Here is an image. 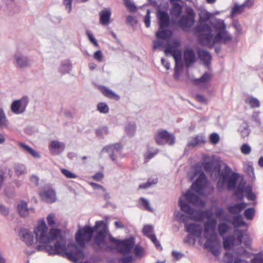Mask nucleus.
<instances>
[{
  "mask_svg": "<svg viewBox=\"0 0 263 263\" xmlns=\"http://www.w3.org/2000/svg\"><path fill=\"white\" fill-rule=\"evenodd\" d=\"M33 233L39 243L36 249L45 251L49 255H59L76 262L83 256L82 250L76 245H66V241L61 235L60 229H48L44 220H40L34 227Z\"/></svg>",
  "mask_w": 263,
  "mask_h": 263,
  "instance_id": "obj_1",
  "label": "nucleus"
},
{
  "mask_svg": "<svg viewBox=\"0 0 263 263\" xmlns=\"http://www.w3.org/2000/svg\"><path fill=\"white\" fill-rule=\"evenodd\" d=\"M97 234L94 238L95 244L101 249H111L105 240V237L108 231V226L103 221H97L95 227L91 228L85 226L82 229H79L76 235V240L77 244L83 248L86 242L89 241L95 231Z\"/></svg>",
  "mask_w": 263,
  "mask_h": 263,
  "instance_id": "obj_2",
  "label": "nucleus"
},
{
  "mask_svg": "<svg viewBox=\"0 0 263 263\" xmlns=\"http://www.w3.org/2000/svg\"><path fill=\"white\" fill-rule=\"evenodd\" d=\"M216 34H212V29L210 32L202 33L199 37L201 43L209 48H212L216 44H225L232 40V36L226 30V25L224 21L216 19L212 24Z\"/></svg>",
  "mask_w": 263,
  "mask_h": 263,
  "instance_id": "obj_3",
  "label": "nucleus"
},
{
  "mask_svg": "<svg viewBox=\"0 0 263 263\" xmlns=\"http://www.w3.org/2000/svg\"><path fill=\"white\" fill-rule=\"evenodd\" d=\"M221 166L219 164L213 165L211 175L214 176L219 175L218 180L217 183V187L219 190L226 186L228 190L234 188L236 182L238 179L239 175L236 173H232L231 168L228 165H226L220 173Z\"/></svg>",
  "mask_w": 263,
  "mask_h": 263,
  "instance_id": "obj_4",
  "label": "nucleus"
},
{
  "mask_svg": "<svg viewBox=\"0 0 263 263\" xmlns=\"http://www.w3.org/2000/svg\"><path fill=\"white\" fill-rule=\"evenodd\" d=\"M184 200H186L188 202L195 205H201L203 203L199 197L193 193L192 191L189 190L185 193L183 194V196L180 198L179 205L182 212L190 215L189 218L190 219L194 220H202L203 219L202 211L200 210H194L191 208Z\"/></svg>",
  "mask_w": 263,
  "mask_h": 263,
  "instance_id": "obj_5",
  "label": "nucleus"
},
{
  "mask_svg": "<svg viewBox=\"0 0 263 263\" xmlns=\"http://www.w3.org/2000/svg\"><path fill=\"white\" fill-rule=\"evenodd\" d=\"M217 221L215 219H211L206 221L203 230V236L206 239L204 247L209 249L215 256L220 253V243L214 232Z\"/></svg>",
  "mask_w": 263,
  "mask_h": 263,
  "instance_id": "obj_6",
  "label": "nucleus"
},
{
  "mask_svg": "<svg viewBox=\"0 0 263 263\" xmlns=\"http://www.w3.org/2000/svg\"><path fill=\"white\" fill-rule=\"evenodd\" d=\"M110 242L116 246L117 250L123 254L127 255L122 259V263H130L134 261V257L131 255L132 250L135 245V239L133 237L120 240L110 235L109 237Z\"/></svg>",
  "mask_w": 263,
  "mask_h": 263,
  "instance_id": "obj_7",
  "label": "nucleus"
},
{
  "mask_svg": "<svg viewBox=\"0 0 263 263\" xmlns=\"http://www.w3.org/2000/svg\"><path fill=\"white\" fill-rule=\"evenodd\" d=\"M195 13L193 9L188 7L185 14L182 15L176 22L177 25L184 31L189 30L195 24Z\"/></svg>",
  "mask_w": 263,
  "mask_h": 263,
  "instance_id": "obj_8",
  "label": "nucleus"
},
{
  "mask_svg": "<svg viewBox=\"0 0 263 263\" xmlns=\"http://www.w3.org/2000/svg\"><path fill=\"white\" fill-rule=\"evenodd\" d=\"M155 140L160 145L167 144L173 145L175 142V137L166 130H158L155 135Z\"/></svg>",
  "mask_w": 263,
  "mask_h": 263,
  "instance_id": "obj_9",
  "label": "nucleus"
},
{
  "mask_svg": "<svg viewBox=\"0 0 263 263\" xmlns=\"http://www.w3.org/2000/svg\"><path fill=\"white\" fill-rule=\"evenodd\" d=\"M199 23L195 27V30L198 33H205L211 31V26L205 23L211 17V14L205 10H202L199 13Z\"/></svg>",
  "mask_w": 263,
  "mask_h": 263,
  "instance_id": "obj_10",
  "label": "nucleus"
},
{
  "mask_svg": "<svg viewBox=\"0 0 263 263\" xmlns=\"http://www.w3.org/2000/svg\"><path fill=\"white\" fill-rule=\"evenodd\" d=\"M28 103V98L24 96L19 100L14 101L12 103L11 110L15 114H23L26 110Z\"/></svg>",
  "mask_w": 263,
  "mask_h": 263,
  "instance_id": "obj_11",
  "label": "nucleus"
},
{
  "mask_svg": "<svg viewBox=\"0 0 263 263\" xmlns=\"http://www.w3.org/2000/svg\"><path fill=\"white\" fill-rule=\"evenodd\" d=\"M207 184V179L203 172L200 173L198 178L192 185V189L196 193L202 194Z\"/></svg>",
  "mask_w": 263,
  "mask_h": 263,
  "instance_id": "obj_12",
  "label": "nucleus"
},
{
  "mask_svg": "<svg viewBox=\"0 0 263 263\" xmlns=\"http://www.w3.org/2000/svg\"><path fill=\"white\" fill-rule=\"evenodd\" d=\"M185 228L186 232L196 238L200 237L203 231V227L200 224L191 223L185 224Z\"/></svg>",
  "mask_w": 263,
  "mask_h": 263,
  "instance_id": "obj_13",
  "label": "nucleus"
},
{
  "mask_svg": "<svg viewBox=\"0 0 263 263\" xmlns=\"http://www.w3.org/2000/svg\"><path fill=\"white\" fill-rule=\"evenodd\" d=\"M183 60L185 65L189 67L196 60L194 50L192 48H186L183 51Z\"/></svg>",
  "mask_w": 263,
  "mask_h": 263,
  "instance_id": "obj_14",
  "label": "nucleus"
},
{
  "mask_svg": "<svg viewBox=\"0 0 263 263\" xmlns=\"http://www.w3.org/2000/svg\"><path fill=\"white\" fill-rule=\"evenodd\" d=\"M164 53L166 55L168 53H171L173 57L175 65H183L181 62V52L180 50L174 49L173 47L168 45L164 50Z\"/></svg>",
  "mask_w": 263,
  "mask_h": 263,
  "instance_id": "obj_15",
  "label": "nucleus"
},
{
  "mask_svg": "<svg viewBox=\"0 0 263 263\" xmlns=\"http://www.w3.org/2000/svg\"><path fill=\"white\" fill-rule=\"evenodd\" d=\"M121 149V145L119 143H116L104 147L102 150V152L106 151V152L110 153L109 155L110 157L113 161H115L116 159V157L115 156L117 154L120 153Z\"/></svg>",
  "mask_w": 263,
  "mask_h": 263,
  "instance_id": "obj_16",
  "label": "nucleus"
},
{
  "mask_svg": "<svg viewBox=\"0 0 263 263\" xmlns=\"http://www.w3.org/2000/svg\"><path fill=\"white\" fill-rule=\"evenodd\" d=\"M19 235L27 246H31L33 243V235L29 230L24 228L21 229Z\"/></svg>",
  "mask_w": 263,
  "mask_h": 263,
  "instance_id": "obj_17",
  "label": "nucleus"
},
{
  "mask_svg": "<svg viewBox=\"0 0 263 263\" xmlns=\"http://www.w3.org/2000/svg\"><path fill=\"white\" fill-rule=\"evenodd\" d=\"M158 18L160 29H162L168 26L170 24V17L166 12L159 11L158 12Z\"/></svg>",
  "mask_w": 263,
  "mask_h": 263,
  "instance_id": "obj_18",
  "label": "nucleus"
},
{
  "mask_svg": "<svg viewBox=\"0 0 263 263\" xmlns=\"http://www.w3.org/2000/svg\"><path fill=\"white\" fill-rule=\"evenodd\" d=\"M40 195L43 199L47 202L53 203L55 201V193L52 189L43 191Z\"/></svg>",
  "mask_w": 263,
  "mask_h": 263,
  "instance_id": "obj_19",
  "label": "nucleus"
},
{
  "mask_svg": "<svg viewBox=\"0 0 263 263\" xmlns=\"http://www.w3.org/2000/svg\"><path fill=\"white\" fill-rule=\"evenodd\" d=\"M197 54L200 60L202 61L203 64L208 67L211 60V56L207 50L200 49L197 51Z\"/></svg>",
  "mask_w": 263,
  "mask_h": 263,
  "instance_id": "obj_20",
  "label": "nucleus"
},
{
  "mask_svg": "<svg viewBox=\"0 0 263 263\" xmlns=\"http://www.w3.org/2000/svg\"><path fill=\"white\" fill-rule=\"evenodd\" d=\"M100 22L103 25H108L110 23L111 11L109 9H104L99 13Z\"/></svg>",
  "mask_w": 263,
  "mask_h": 263,
  "instance_id": "obj_21",
  "label": "nucleus"
},
{
  "mask_svg": "<svg viewBox=\"0 0 263 263\" xmlns=\"http://www.w3.org/2000/svg\"><path fill=\"white\" fill-rule=\"evenodd\" d=\"M17 145L20 146L23 151H25L27 153L29 154L33 157L35 158H40L41 155L40 153L36 151V150L33 149L32 147L29 146V145L22 143V142H17Z\"/></svg>",
  "mask_w": 263,
  "mask_h": 263,
  "instance_id": "obj_22",
  "label": "nucleus"
},
{
  "mask_svg": "<svg viewBox=\"0 0 263 263\" xmlns=\"http://www.w3.org/2000/svg\"><path fill=\"white\" fill-rule=\"evenodd\" d=\"M247 206L246 203H240L235 204L233 205L229 206L228 208L229 212L232 214L240 215V213Z\"/></svg>",
  "mask_w": 263,
  "mask_h": 263,
  "instance_id": "obj_23",
  "label": "nucleus"
},
{
  "mask_svg": "<svg viewBox=\"0 0 263 263\" xmlns=\"http://www.w3.org/2000/svg\"><path fill=\"white\" fill-rule=\"evenodd\" d=\"M14 59L16 63L20 67H24L29 65V61L27 58L21 53H16L14 55Z\"/></svg>",
  "mask_w": 263,
  "mask_h": 263,
  "instance_id": "obj_24",
  "label": "nucleus"
},
{
  "mask_svg": "<svg viewBox=\"0 0 263 263\" xmlns=\"http://www.w3.org/2000/svg\"><path fill=\"white\" fill-rule=\"evenodd\" d=\"M205 142L204 137L202 135H197L192 137L187 143L189 147H194L198 145L203 144Z\"/></svg>",
  "mask_w": 263,
  "mask_h": 263,
  "instance_id": "obj_25",
  "label": "nucleus"
},
{
  "mask_svg": "<svg viewBox=\"0 0 263 263\" xmlns=\"http://www.w3.org/2000/svg\"><path fill=\"white\" fill-rule=\"evenodd\" d=\"M17 211L22 217H26L28 215L30 210L27 208V203L21 201L17 205Z\"/></svg>",
  "mask_w": 263,
  "mask_h": 263,
  "instance_id": "obj_26",
  "label": "nucleus"
},
{
  "mask_svg": "<svg viewBox=\"0 0 263 263\" xmlns=\"http://www.w3.org/2000/svg\"><path fill=\"white\" fill-rule=\"evenodd\" d=\"M182 11L181 5L177 3H174L172 7L170 10L171 15L175 18L179 17Z\"/></svg>",
  "mask_w": 263,
  "mask_h": 263,
  "instance_id": "obj_27",
  "label": "nucleus"
},
{
  "mask_svg": "<svg viewBox=\"0 0 263 263\" xmlns=\"http://www.w3.org/2000/svg\"><path fill=\"white\" fill-rule=\"evenodd\" d=\"M172 35V32L169 30H159L156 33V37L159 39L168 40Z\"/></svg>",
  "mask_w": 263,
  "mask_h": 263,
  "instance_id": "obj_28",
  "label": "nucleus"
},
{
  "mask_svg": "<svg viewBox=\"0 0 263 263\" xmlns=\"http://www.w3.org/2000/svg\"><path fill=\"white\" fill-rule=\"evenodd\" d=\"M9 122L4 110L0 108V129L8 127Z\"/></svg>",
  "mask_w": 263,
  "mask_h": 263,
  "instance_id": "obj_29",
  "label": "nucleus"
},
{
  "mask_svg": "<svg viewBox=\"0 0 263 263\" xmlns=\"http://www.w3.org/2000/svg\"><path fill=\"white\" fill-rule=\"evenodd\" d=\"M49 148L50 151L58 150L63 151L65 148V144L58 141H52L50 143Z\"/></svg>",
  "mask_w": 263,
  "mask_h": 263,
  "instance_id": "obj_30",
  "label": "nucleus"
},
{
  "mask_svg": "<svg viewBox=\"0 0 263 263\" xmlns=\"http://www.w3.org/2000/svg\"><path fill=\"white\" fill-rule=\"evenodd\" d=\"M245 102L250 105L251 108H257L260 106V102L259 100L252 97L249 96L245 100Z\"/></svg>",
  "mask_w": 263,
  "mask_h": 263,
  "instance_id": "obj_31",
  "label": "nucleus"
},
{
  "mask_svg": "<svg viewBox=\"0 0 263 263\" xmlns=\"http://www.w3.org/2000/svg\"><path fill=\"white\" fill-rule=\"evenodd\" d=\"M100 91L106 97L109 98H118V96L112 90L105 86H99Z\"/></svg>",
  "mask_w": 263,
  "mask_h": 263,
  "instance_id": "obj_32",
  "label": "nucleus"
},
{
  "mask_svg": "<svg viewBox=\"0 0 263 263\" xmlns=\"http://www.w3.org/2000/svg\"><path fill=\"white\" fill-rule=\"evenodd\" d=\"M14 170L17 176L23 175L27 172L25 165L18 163L14 164Z\"/></svg>",
  "mask_w": 263,
  "mask_h": 263,
  "instance_id": "obj_33",
  "label": "nucleus"
},
{
  "mask_svg": "<svg viewBox=\"0 0 263 263\" xmlns=\"http://www.w3.org/2000/svg\"><path fill=\"white\" fill-rule=\"evenodd\" d=\"M239 131L240 132L242 138L247 137L249 135L250 130L249 128V125L247 122H244L240 125L239 128Z\"/></svg>",
  "mask_w": 263,
  "mask_h": 263,
  "instance_id": "obj_34",
  "label": "nucleus"
},
{
  "mask_svg": "<svg viewBox=\"0 0 263 263\" xmlns=\"http://www.w3.org/2000/svg\"><path fill=\"white\" fill-rule=\"evenodd\" d=\"M134 254L135 258H140L145 255V251L142 247L137 245L134 249Z\"/></svg>",
  "mask_w": 263,
  "mask_h": 263,
  "instance_id": "obj_35",
  "label": "nucleus"
},
{
  "mask_svg": "<svg viewBox=\"0 0 263 263\" xmlns=\"http://www.w3.org/2000/svg\"><path fill=\"white\" fill-rule=\"evenodd\" d=\"M71 68V65L68 61L63 62L60 66L59 70L62 73L69 72Z\"/></svg>",
  "mask_w": 263,
  "mask_h": 263,
  "instance_id": "obj_36",
  "label": "nucleus"
},
{
  "mask_svg": "<svg viewBox=\"0 0 263 263\" xmlns=\"http://www.w3.org/2000/svg\"><path fill=\"white\" fill-rule=\"evenodd\" d=\"M136 128L135 123H128L125 127V130L127 135L130 137L134 135Z\"/></svg>",
  "mask_w": 263,
  "mask_h": 263,
  "instance_id": "obj_37",
  "label": "nucleus"
},
{
  "mask_svg": "<svg viewBox=\"0 0 263 263\" xmlns=\"http://www.w3.org/2000/svg\"><path fill=\"white\" fill-rule=\"evenodd\" d=\"M245 8L243 6V5H238L236 4L234 5L233 7L231 10V14L232 15L240 14L241 13L245 10Z\"/></svg>",
  "mask_w": 263,
  "mask_h": 263,
  "instance_id": "obj_38",
  "label": "nucleus"
},
{
  "mask_svg": "<svg viewBox=\"0 0 263 263\" xmlns=\"http://www.w3.org/2000/svg\"><path fill=\"white\" fill-rule=\"evenodd\" d=\"M143 233L144 235L150 238L152 236H154L153 227L151 225H145L142 230Z\"/></svg>",
  "mask_w": 263,
  "mask_h": 263,
  "instance_id": "obj_39",
  "label": "nucleus"
},
{
  "mask_svg": "<svg viewBox=\"0 0 263 263\" xmlns=\"http://www.w3.org/2000/svg\"><path fill=\"white\" fill-rule=\"evenodd\" d=\"M234 238L232 236L224 238L223 246L224 249H229L233 245Z\"/></svg>",
  "mask_w": 263,
  "mask_h": 263,
  "instance_id": "obj_40",
  "label": "nucleus"
},
{
  "mask_svg": "<svg viewBox=\"0 0 263 263\" xmlns=\"http://www.w3.org/2000/svg\"><path fill=\"white\" fill-rule=\"evenodd\" d=\"M233 224L235 227H239L245 224L242 218L240 215H237L234 216L233 219Z\"/></svg>",
  "mask_w": 263,
  "mask_h": 263,
  "instance_id": "obj_41",
  "label": "nucleus"
},
{
  "mask_svg": "<svg viewBox=\"0 0 263 263\" xmlns=\"http://www.w3.org/2000/svg\"><path fill=\"white\" fill-rule=\"evenodd\" d=\"M211 74L209 73L205 72L200 79H196L195 82L198 84L202 83H205L209 81L211 79Z\"/></svg>",
  "mask_w": 263,
  "mask_h": 263,
  "instance_id": "obj_42",
  "label": "nucleus"
},
{
  "mask_svg": "<svg viewBox=\"0 0 263 263\" xmlns=\"http://www.w3.org/2000/svg\"><path fill=\"white\" fill-rule=\"evenodd\" d=\"M157 181H157V179H149L148 180L147 182L140 184L139 186V188L140 189H147V187H149L152 185L157 183Z\"/></svg>",
  "mask_w": 263,
  "mask_h": 263,
  "instance_id": "obj_43",
  "label": "nucleus"
},
{
  "mask_svg": "<svg viewBox=\"0 0 263 263\" xmlns=\"http://www.w3.org/2000/svg\"><path fill=\"white\" fill-rule=\"evenodd\" d=\"M218 229L219 235L222 236L228 231L229 226L225 223H220Z\"/></svg>",
  "mask_w": 263,
  "mask_h": 263,
  "instance_id": "obj_44",
  "label": "nucleus"
},
{
  "mask_svg": "<svg viewBox=\"0 0 263 263\" xmlns=\"http://www.w3.org/2000/svg\"><path fill=\"white\" fill-rule=\"evenodd\" d=\"M255 214L254 208H248L245 211L244 215L246 218L248 220H251L253 218Z\"/></svg>",
  "mask_w": 263,
  "mask_h": 263,
  "instance_id": "obj_45",
  "label": "nucleus"
},
{
  "mask_svg": "<svg viewBox=\"0 0 263 263\" xmlns=\"http://www.w3.org/2000/svg\"><path fill=\"white\" fill-rule=\"evenodd\" d=\"M240 149L241 153L244 155H249L251 152V147L247 143L243 144L241 146Z\"/></svg>",
  "mask_w": 263,
  "mask_h": 263,
  "instance_id": "obj_46",
  "label": "nucleus"
},
{
  "mask_svg": "<svg viewBox=\"0 0 263 263\" xmlns=\"http://www.w3.org/2000/svg\"><path fill=\"white\" fill-rule=\"evenodd\" d=\"M98 110L102 113H107L108 112L109 108L107 104L105 103H99L97 105Z\"/></svg>",
  "mask_w": 263,
  "mask_h": 263,
  "instance_id": "obj_47",
  "label": "nucleus"
},
{
  "mask_svg": "<svg viewBox=\"0 0 263 263\" xmlns=\"http://www.w3.org/2000/svg\"><path fill=\"white\" fill-rule=\"evenodd\" d=\"M140 201H141V204L144 207V208L149 211V212H153V209L150 206L149 203L147 200L144 198H141Z\"/></svg>",
  "mask_w": 263,
  "mask_h": 263,
  "instance_id": "obj_48",
  "label": "nucleus"
},
{
  "mask_svg": "<svg viewBox=\"0 0 263 263\" xmlns=\"http://www.w3.org/2000/svg\"><path fill=\"white\" fill-rule=\"evenodd\" d=\"M176 218L178 221L182 222L184 223V226L185 224H187L186 223V220L188 218V217L185 216L182 213H181L180 212H178L176 214Z\"/></svg>",
  "mask_w": 263,
  "mask_h": 263,
  "instance_id": "obj_49",
  "label": "nucleus"
},
{
  "mask_svg": "<svg viewBox=\"0 0 263 263\" xmlns=\"http://www.w3.org/2000/svg\"><path fill=\"white\" fill-rule=\"evenodd\" d=\"M213 163L212 162H205L202 164L203 167L206 173L211 174L213 167Z\"/></svg>",
  "mask_w": 263,
  "mask_h": 263,
  "instance_id": "obj_50",
  "label": "nucleus"
},
{
  "mask_svg": "<svg viewBox=\"0 0 263 263\" xmlns=\"http://www.w3.org/2000/svg\"><path fill=\"white\" fill-rule=\"evenodd\" d=\"M86 33L90 42H91L95 46L98 47L99 46L98 43L92 33L89 30H87Z\"/></svg>",
  "mask_w": 263,
  "mask_h": 263,
  "instance_id": "obj_51",
  "label": "nucleus"
},
{
  "mask_svg": "<svg viewBox=\"0 0 263 263\" xmlns=\"http://www.w3.org/2000/svg\"><path fill=\"white\" fill-rule=\"evenodd\" d=\"M61 172L68 178H76L77 177V175L76 174L66 169H61Z\"/></svg>",
  "mask_w": 263,
  "mask_h": 263,
  "instance_id": "obj_52",
  "label": "nucleus"
},
{
  "mask_svg": "<svg viewBox=\"0 0 263 263\" xmlns=\"http://www.w3.org/2000/svg\"><path fill=\"white\" fill-rule=\"evenodd\" d=\"M182 67L183 65H175L174 68V78L175 79H178L179 78Z\"/></svg>",
  "mask_w": 263,
  "mask_h": 263,
  "instance_id": "obj_53",
  "label": "nucleus"
},
{
  "mask_svg": "<svg viewBox=\"0 0 263 263\" xmlns=\"http://www.w3.org/2000/svg\"><path fill=\"white\" fill-rule=\"evenodd\" d=\"M125 6L130 11H135L136 10V7L133 3L132 0H124Z\"/></svg>",
  "mask_w": 263,
  "mask_h": 263,
  "instance_id": "obj_54",
  "label": "nucleus"
},
{
  "mask_svg": "<svg viewBox=\"0 0 263 263\" xmlns=\"http://www.w3.org/2000/svg\"><path fill=\"white\" fill-rule=\"evenodd\" d=\"M47 221L49 226H53L55 224V215L54 214H50L47 217Z\"/></svg>",
  "mask_w": 263,
  "mask_h": 263,
  "instance_id": "obj_55",
  "label": "nucleus"
},
{
  "mask_svg": "<svg viewBox=\"0 0 263 263\" xmlns=\"http://www.w3.org/2000/svg\"><path fill=\"white\" fill-rule=\"evenodd\" d=\"M151 11L147 9L146 11V15L144 17V21L146 27H149L151 25Z\"/></svg>",
  "mask_w": 263,
  "mask_h": 263,
  "instance_id": "obj_56",
  "label": "nucleus"
},
{
  "mask_svg": "<svg viewBox=\"0 0 263 263\" xmlns=\"http://www.w3.org/2000/svg\"><path fill=\"white\" fill-rule=\"evenodd\" d=\"M210 139L212 143L216 144L219 141V135L217 133H213L210 135Z\"/></svg>",
  "mask_w": 263,
  "mask_h": 263,
  "instance_id": "obj_57",
  "label": "nucleus"
},
{
  "mask_svg": "<svg viewBox=\"0 0 263 263\" xmlns=\"http://www.w3.org/2000/svg\"><path fill=\"white\" fill-rule=\"evenodd\" d=\"M251 263H263V256L261 255H257L253 257Z\"/></svg>",
  "mask_w": 263,
  "mask_h": 263,
  "instance_id": "obj_58",
  "label": "nucleus"
},
{
  "mask_svg": "<svg viewBox=\"0 0 263 263\" xmlns=\"http://www.w3.org/2000/svg\"><path fill=\"white\" fill-rule=\"evenodd\" d=\"M151 241L154 243L155 245V247L157 249H160V250H162V247H161L160 243L159 242V241L157 240L155 235L154 236H152L151 237L149 238Z\"/></svg>",
  "mask_w": 263,
  "mask_h": 263,
  "instance_id": "obj_59",
  "label": "nucleus"
},
{
  "mask_svg": "<svg viewBox=\"0 0 263 263\" xmlns=\"http://www.w3.org/2000/svg\"><path fill=\"white\" fill-rule=\"evenodd\" d=\"M93 58L99 62L102 61V53L101 50H98L94 53Z\"/></svg>",
  "mask_w": 263,
  "mask_h": 263,
  "instance_id": "obj_60",
  "label": "nucleus"
},
{
  "mask_svg": "<svg viewBox=\"0 0 263 263\" xmlns=\"http://www.w3.org/2000/svg\"><path fill=\"white\" fill-rule=\"evenodd\" d=\"M203 213V218H207L208 219H211V217L213 215V212L211 210H206L204 211H202Z\"/></svg>",
  "mask_w": 263,
  "mask_h": 263,
  "instance_id": "obj_61",
  "label": "nucleus"
},
{
  "mask_svg": "<svg viewBox=\"0 0 263 263\" xmlns=\"http://www.w3.org/2000/svg\"><path fill=\"white\" fill-rule=\"evenodd\" d=\"M72 0H64V4L66 9L68 10V12L70 13L71 10V4Z\"/></svg>",
  "mask_w": 263,
  "mask_h": 263,
  "instance_id": "obj_62",
  "label": "nucleus"
},
{
  "mask_svg": "<svg viewBox=\"0 0 263 263\" xmlns=\"http://www.w3.org/2000/svg\"><path fill=\"white\" fill-rule=\"evenodd\" d=\"M163 45V42L160 40H155L154 41L153 49L154 50L162 47Z\"/></svg>",
  "mask_w": 263,
  "mask_h": 263,
  "instance_id": "obj_63",
  "label": "nucleus"
},
{
  "mask_svg": "<svg viewBox=\"0 0 263 263\" xmlns=\"http://www.w3.org/2000/svg\"><path fill=\"white\" fill-rule=\"evenodd\" d=\"M196 99L198 102L203 103V104H206L207 103L206 99L204 97V96L201 95H196Z\"/></svg>",
  "mask_w": 263,
  "mask_h": 263,
  "instance_id": "obj_64",
  "label": "nucleus"
}]
</instances>
